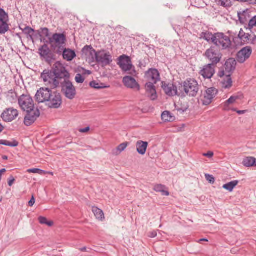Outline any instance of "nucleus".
Returning <instances> with one entry per match:
<instances>
[{
	"label": "nucleus",
	"instance_id": "1",
	"mask_svg": "<svg viewBox=\"0 0 256 256\" xmlns=\"http://www.w3.org/2000/svg\"><path fill=\"white\" fill-rule=\"evenodd\" d=\"M68 77H70V74L60 62H56L51 70H44L41 74L45 85L51 89L60 87L64 78Z\"/></svg>",
	"mask_w": 256,
	"mask_h": 256
},
{
	"label": "nucleus",
	"instance_id": "2",
	"mask_svg": "<svg viewBox=\"0 0 256 256\" xmlns=\"http://www.w3.org/2000/svg\"><path fill=\"white\" fill-rule=\"evenodd\" d=\"M49 43L52 50L58 54H61L66 40L64 34L56 33L48 38Z\"/></svg>",
	"mask_w": 256,
	"mask_h": 256
},
{
	"label": "nucleus",
	"instance_id": "3",
	"mask_svg": "<svg viewBox=\"0 0 256 256\" xmlns=\"http://www.w3.org/2000/svg\"><path fill=\"white\" fill-rule=\"evenodd\" d=\"M69 78L70 77L64 78L60 87L62 88V92L65 96L70 100H72L76 95V90L72 82L69 80Z\"/></svg>",
	"mask_w": 256,
	"mask_h": 256
},
{
	"label": "nucleus",
	"instance_id": "4",
	"mask_svg": "<svg viewBox=\"0 0 256 256\" xmlns=\"http://www.w3.org/2000/svg\"><path fill=\"white\" fill-rule=\"evenodd\" d=\"M183 90L185 93L189 96H195L199 90L198 82L194 79L186 80L182 84Z\"/></svg>",
	"mask_w": 256,
	"mask_h": 256
},
{
	"label": "nucleus",
	"instance_id": "5",
	"mask_svg": "<svg viewBox=\"0 0 256 256\" xmlns=\"http://www.w3.org/2000/svg\"><path fill=\"white\" fill-rule=\"evenodd\" d=\"M204 56L214 66L220 61L222 56L220 52L215 46H211L207 50Z\"/></svg>",
	"mask_w": 256,
	"mask_h": 256
},
{
	"label": "nucleus",
	"instance_id": "6",
	"mask_svg": "<svg viewBox=\"0 0 256 256\" xmlns=\"http://www.w3.org/2000/svg\"><path fill=\"white\" fill-rule=\"evenodd\" d=\"M214 44L222 50H226L230 47L232 42L229 36L223 33H216Z\"/></svg>",
	"mask_w": 256,
	"mask_h": 256
},
{
	"label": "nucleus",
	"instance_id": "7",
	"mask_svg": "<svg viewBox=\"0 0 256 256\" xmlns=\"http://www.w3.org/2000/svg\"><path fill=\"white\" fill-rule=\"evenodd\" d=\"M18 102L20 106L24 111L28 112L36 108L32 98L28 95L21 96L18 98Z\"/></svg>",
	"mask_w": 256,
	"mask_h": 256
},
{
	"label": "nucleus",
	"instance_id": "8",
	"mask_svg": "<svg viewBox=\"0 0 256 256\" xmlns=\"http://www.w3.org/2000/svg\"><path fill=\"white\" fill-rule=\"evenodd\" d=\"M218 93V90L214 88L206 89L200 96V100L202 104L208 106L211 104Z\"/></svg>",
	"mask_w": 256,
	"mask_h": 256
},
{
	"label": "nucleus",
	"instance_id": "9",
	"mask_svg": "<svg viewBox=\"0 0 256 256\" xmlns=\"http://www.w3.org/2000/svg\"><path fill=\"white\" fill-rule=\"evenodd\" d=\"M96 62L102 67H105L112 62V56L110 52H107L104 50L98 51Z\"/></svg>",
	"mask_w": 256,
	"mask_h": 256
},
{
	"label": "nucleus",
	"instance_id": "10",
	"mask_svg": "<svg viewBox=\"0 0 256 256\" xmlns=\"http://www.w3.org/2000/svg\"><path fill=\"white\" fill-rule=\"evenodd\" d=\"M52 93L51 90L48 88H41L38 90L36 94V100L39 103L47 102L50 98Z\"/></svg>",
	"mask_w": 256,
	"mask_h": 256
},
{
	"label": "nucleus",
	"instance_id": "11",
	"mask_svg": "<svg viewBox=\"0 0 256 256\" xmlns=\"http://www.w3.org/2000/svg\"><path fill=\"white\" fill-rule=\"evenodd\" d=\"M62 104L61 95L58 92H52L50 98L46 102V106L51 108H58Z\"/></svg>",
	"mask_w": 256,
	"mask_h": 256
},
{
	"label": "nucleus",
	"instance_id": "12",
	"mask_svg": "<svg viewBox=\"0 0 256 256\" xmlns=\"http://www.w3.org/2000/svg\"><path fill=\"white\" fill-rule=\"evenodd\" d=\"M26 114L24 118V124L26 126H30L40 116V112L38 108L26 112Z\"/></svg>",
	"mask_w": 256,
	"mask_h": 256
},
{
	"label": "nucleus",
	"instance_id": "13",
	"mask_svg": "<svg viewBox=\"0 0 256 256\" xmlns=\"http://www.w3.org/2000/svg\"><path fill=\"white\" fill-rule=\"evenodd\" d=\"M18 112L12 108H6L2 114V118L6 122H11L18 116Z\"/></svg>",
	"mask_w": 256,
	"mask_h": 256
},
{
	"label": "nucleus",
	"instance_id": "14",
	"mask_svg": "<svg viewBox=\"0 0 256 256\" xmlns=\"http://www.w3.org/2000/svg\"><path fill=\"white\" fill-rule=\"evenodd\" d=\"M118 64L125 72L130 70L132 67L130 58L129 56L122 55L118 58Z\"/></svg>",
	"mask_w": 256,
	"mask_h": 256
},
{
	"label": "nucleus",
	"instance_id": "15",
	"mask_svg": "<svg viewBox=\"0 0 256 256\" xmlns=\"http://www.w3.org/2000/svg\"><path fill=\"white\" fill-rule=\"evenodd\" d=\"M252 49L249 46H246L239 51L236 56L237 61L241 64L246 62L252 54Z\"/></svg>",
	"mask_w": 256,
	"mask_h": 256
},
{
	"label": "nucleus",
	"instance_id": "16",
	"mask_svg": "<svg viewBox=\"0 0 256 256\" xmlns=\"http://www.w3.org/2000/svg\"><path fill=\"white\" fill-rule=\"evenodd\" d=\"M38 50L40 56L43 57L49 64L54 60V54L46 44H44L42 46L39 48Z\"/></svg>",
	"mask_w": 256,
	"mask_h": 256
},
{
	"label": "nucleus",
	"instance_id": "17",
	"mask_svg": "<svg viewBox=\"0 0 256 256\" xmlns=\"http://www.w3.org/2000/svg\"><path fill=\"white\" fill-rule=\"evenodd\" d=\"M145 75L148 82L156 84L160 80V73L155 68L150 69L146 72Z\"/></svg>",
	"mask_w": 256,
	"mask_h": 256
},
{
	"label": "nucleus",
	"instance_id": "18",
	"mask_svg": "<svg viewBox=\"0 0 256 256\" xmlns=\"http://www.w3.org/2000/svg\"><path fill=\"white\" fill-rule=\"evenodd\" d=\"M215 66L212 64H208L204 66L200 71V74L205 79H210L214 76L215 70Z\"/></svg>",
	"mask_w": 256,
	"mask_h": 256
},
{
	"label": "nucleus",
	"instance_id": "19",
	"mask_svg": "<svg viewBox=\"0 0 256 256\" xmlns=\"http://www.w3.org/2000/svg\"><path fill=\"white\" fill-rule=\"evenodd\" d=\"M124 84L128 88L136 89L137 90H140V86L136 80L130 76H126L123 78Z\"/></svg>",
	"mask_w": 256,
	"mask_h": 256
},
{
	"label": "nucleus",
	"instance_id": "20",
	"mask_svg": "<svg viewBox=\"0 0 256 256\" xmlns=\"http://www.w3.org/2000/svg\"><path fill=\"white\" fill-rule=\"evenodd\" d=\"M236 60L232 58L228 59L224 66V70L222 72V76L226 75L230 76L231 73L234 71L236 68Z\"/></svg>",
	"mask_w": 256,
	"mask_h": 256
},
{
	"label": "nucleus",
	"instance_id": "21",
	"mask_svg": "<svg viewBox=\"0 0 256 256\" xmlns=\"http://www.w3.org/2000/svg\"><path fill=\"white\" fill-rule=\"evenodd\" d=\"M82 52L83 54L86 55L89 58L91 62H94L96 60L98 52H96L91 46H85L82 48Z\"/></svg>",
	"mask_w": 256,
	"mask_h": 256
},
{
	"label": "nucleus",
	"instance_id": "22",
	"mask_svg": "<svg viewBox=\"0 0 256 256\" xmlns=\"http://www.w3.org/2000/svg\"><path fill=\"white\" fill-rule=\"evenodd\" d=\"M162 88L168 96H174L177 94L178 90L176 86L170 84H166L162 82Z\"/></svg>",
	"mask_w": 256,
	"mask_h": 256
},
{
	"label": "nucleus",
	"instance_id": "23",
	"mask_svg": "<svg viewBox=\"0 0 256 256\" xmlns=\"http://www.w3.org/2000/svg\"><path fill=\"white\" fill-rule=\"evenodd\" d=\"M154 84L152 82H148L145 84L146 92L150 98L152 100H155L157 98Z\"/></svg>",
	"mask_w": 256,
	"mask_h": 256
},
{
	"label": "nucleus",
	"instance_id": "24",
	"mask_svg": "<svg viewBox=\"0 0 256 256\" xmlns=\"http://www.w3.org/2000/svg\"><path fill=\"white\" fill-rule=\"evenodd\" d=\"M61 54H62L64 59L68 62L72 61L76 57V54L74 50L70 48H64V47L63 48Z\"/></svg>",
	"mask_w": 256,
	"mask_h": 256
},
{
	"label": "nucleus",
	"instance_id": "25",
	"mask_svg": "<svg viewBox=\"0 0 256 256\" xmlns=\"http://www.w3.org/2000/svg\"><path fill=\"white\" fill-rule=\"evenodd\" d=\"M148 146V142L142 140L138 141L136 143L137 152L141 155H144L146 154Z\"/></svg>",
	"mask_w": 256,
	"mask_h": 256
},
{
	"label": "nucleus",
	"instance_id": "26",
	"mask_svg": "<svg viewBox=\"0 0 256 256\" xmlns=\"http://www.w3.org/2000/svg\"><path fill=\"white\" fill-rule=\"evenodd\" d=\"M238 38L241 40L242 44H250V39L252 37L251 34L244 32L242 29L238 34Z\"/></svg>",
	"mask_w": 256,
	"mask_h": 256
},
{
	"label": "nucleus",
	"instance_id": "27",
	"mask_svg": "<svg viewBox=\"0 0 256 256\" xmlns=\"http://www.w3.org/2000/svg\"><path fill=\"white\" fill-rule=\"evenodd\" d=\"M240 98L238 96H232L230 98L226 100L223 104V109L226 111H228L231 110L230 106L236 102V101Z\"/></svg>",
	"mask_w": 256,
	"mask_h": 256
},
{
	"label": "nucleus",
	"instance_id": "28",
	"mask_svg": "<svg viewBox=\"0 0 256 256\" xmlns=\"http://www.w3.org/2000/svg\"><path fill=\"white\" fill-rule=\"evenodd\" d=\"M238 16L240 22L242 24H246L250 20L248 13L246 11H244L242 13H238Z\"/></svg>",
	"mask_w": 256,
	"mask_h": 256
},
{
	"label": "nucleus",
	"instance_id": "29",
	"mask_svg": "<svg viewBox=\"0 0 256 256\" xmlns=\"http://www.w3.org/2000/svg\"><path fill=\"white\" fill-rule=\"evenodd\" d=\"M242 164L246 167L256 166V158L253 157H247L243 160Z\"/></svg>",
	"mask_w": 256,
	"mask_h": 256
},
{
	"label": "nucleus",
	"instance_id": "30",
	"mask_svg": "<svg viewBox=\"0 0 256 256\" xmlns=\"http://www.w3.org/2000/svg\"><path fill=\"white\" fill-rule=\"evenodd\" d=\"M226 76V78L221 82L222 87L224 88H229L232 86V80L230 76Z\"/></svg>",
	"mask_w": 256,
	"mask_h": 256
},
{
	"label": "nucleus",
	"instance_id": "31",
	"mask_svg": "<svg viewBox=\"0 0 256 256\" xmlns=\"http://www.w3.org/2000/svg\"><path fill=\"white\" fill-rule=\"evenodd\" d=\"M166 186L162 184H156L154 186V190L156 192H162L163 196H168L170 194L168 190H166Z\"/></svg>",
	"mask_w": 256,
	"mask_h": 256
},
{
	"label": "nucleus",
	"instance_id": "32",
	"mask_svg": "<svg viewBox=\"0 0 256 256\" xmlns=\"http://www.w3.org/2000/svg\"><path fill=\"white\" fill-rule=\"evenodd\" d=\"M92 211L97 219L101 220L104 219V214L100 209L97 207H92Z\"/></svg>",
	"mask_w": 256,
	"mask_h": 256
},
{
	"label": "nucleus",
	"instance_id": "33",
	"mask_svg": "<svg viewBox=\"0 0 256 256\" xmlns=\"http://www.w3.org/2000/svg\"><path fill=\"white\" fill-rule=\"evenodd\" d=\"M204 38L208 42H211L214 44V40H216V34H212L210 32L202 33Z\"/></svg>",
	"mask_w": 256,
	"mask_h": 256
},
{
	"label": "nucleus",
	"instance_id": "34",
	"mask_svg": "<svg viewBox=\"0 0 256 256\" xmlns=\"http://www.w3.org/2000/svg\"><path fill=\"white\" fill-rule=\"evenodd\" d=\"M162 119L164 122H172L174 120V116L168 111H164L162 114Z\"/></svg>",
	"mask_w": 256,
	"mask_h": 256
},
{
	"label": "nucleus",
	"instance_id": "35",
	"mask_svg": "<svg viewBox=\"0 0 256 256\" xmlns=\"http://www.w3.org/2000/svg\"><path fill=\"white\" fill-rule=\"evenodd\" d=\"M238 180L232 181L228 183L224 184L222 188L229 192H232L234 188L238 185Z\"/></svg>",
	"mask_w": 256,
	"mask_h": 256
},
{
	"label": "nucleus",
	"instance_id": "36",
	"mask_svg": "<svg viewBox=\"0 0 256 256\" xmlns=\"http://www.w3.org/2000/svg\"><path fill=\"white\" fill-rule=\"evenodd\" d=\"M9 30L8 22L0 21V34H4Z\"/></svg>",
	"mask_w": 256,
	"mask_h": 256
},
{
	"label": "nucleus",
	"instance_id": "37",
	"mask_svg": "<svg viewBox=\"0 0 256 256\" xmlns=\"http://www.w3.org/2000/svg\"><path fill=\"white\" fill-rule=\"evenodd\" d=\"M90 86L96 89H100L107 88L108 86H106L104 84L98 82L96 81L93 80L91 82L90 84Z\"/></svg>",
	"mask_w": 256,
	"mask_h": 256
},
{
	"label": "nucleus",
	"instance_id": "38",
	"mask_svg": "<svg viewBox=\"0 0 256 256\" xmlns=\"http://www.w3.org/2000/svg\"><path fill=\"white\" fill-rule=\"evenodd\" d=\"M215 2L218 5L224 7H229L231 6L230 0H215Z\"/></svg>",
	"mask_w": 256,
	"mask_h": 256
},
{
	"label": "nucleus",
	"instance_id": "39",
	"mask_svg": "<svg viewBox=\"0 0 256 256\" xmlns=\"http://www.w3.org/2000/svg\"><path fill=\"white\" fill-rule=\"evenodd\" d=\"M9 18L8 14L2 8H0V21L8 22Z\"/></svg>",
	"mask_w": 256,
	"mask_h": 256
},
{
	"label": "nucleus",
	"instance_id": "40",
	"mask_svg": "<svg viewBox=\"0 0 256 256\" xmlns=\"http://www.w3.org/2000/svg\"><path fill=\"white\" fill-rule=\"evenodd\" d=\"M38 221L40 224H46L49 226H51L53 224V222L52 221H48L46 218L43 216H40L38 218Z\"/></svg>",
	"mask_w": 256,
	"mask_h": 256
},
{
	"label": "nucleus",
	"instance_id": "41",
	"mask_svg": "<svg viewBox=\"0 0 256 256\" xmlns=\"http://www.w3.org/2000/svg\"><path fill=\"white\" fill-rule=\"evenodd\" d=\"M23 32L24 34H26L30 39H32V34L34 32V30L30 27L26 26Z\"/></svg>",
	"mask_w": 256,
	"mask_h": 256
},
{
	"label": "nucleus",
	"instance_id": "42",
	"mask_svg": "<svg viewBox=\"0 0 256 256\" xmlns=\"http://www.w3.org/2000/svg\"><path fill=\"white\" fill-rule=\"evenodd\" d=\"M18 144V142L16 140H13L12 142H9L6 140H3V144L2 145L9 146L10 147H16L17 146Z\"/></svg>",
	"mask_w": 256,
	"mask_h": 256
},
{
	"label": "nucleus",
	"instance_id": "43",
	"mask_svg": "<svg viewBox=\"0 0 256 256\" xmlns=\"http://www.w3.org/2000/svg\"><path fill=\"white\" fill-rule=\"evenodd\" d=\"M40 32L41 34L40 36H44L46 37L49 36V30L46 28H40Z\"/></svg>",
	"mask_w": 256,
	"mask_h": 256
},
{
	"label": "nucleus",
	"instance_id": "44",
	"mask_svg": "<svg viewBox=\"0 0 256 256\" xmlns=\"http://www.w3.org/2000/svg\"><path fill=\"white\" fill-rule=\"evenodd\" d=\"M127 146H128L127 143H125V142L122 143L117 147L116 150L118 151L119 153H120L121 152L124 151L126 148Z\"/></svg>",
	"mask_w": 256,
	"mask_h": 256
},
{
	"label": "nucleus",
	"instance_id": "45",
	"mask_svg": "<svg viewBox=\"0 0 256 256\" xmlns=\"http://www.w3.org/2000/svg\"><path fill=\"white\" fill-rule=\"evenodd\" d=\"M75 80L76 82L78 84H82L84 82V78L80 74H78L76 76Z\"/></svg>",
	"mask_w": 256,
	"mask_h": 256
},
{
	"label": "nucleus",
	"instance_id": "46",
	"mask_svg": "<svg viewBox=\"0 0 256 256\" xmlns=\"http://www.w3.org/2000/svg\"><path fill=\"white\" fill-rule=\"evenodd\" d=\"M27 172L28 173L42 174L43 172V170L38 168H31L28 169L27 170Z\"/></svg>",
	"mask_w": 256,
	"mask_h": 256
},
{
	"label": "nucleus",
	"instance_id": "47",
	"mask_svg": "<svg viewBox=\"0 0 256 256\" xmlns=\"http://www.w3.org/2000/svg\"><path fill=\"white\" fill-rule=\"evenodd\" d=\"M248 26L250 28L256 26V16H254L249 20Z\"/></svg>",
	"mask_w": 256,
	"mask_h": 256
},
{
	"label": "nucleus",
	"instance_id": "48",
	"mask_svg": "<svg viewBox=\"0 0 256 256\" xmlns=\"http://www.w3.org/2000/svg\"><path fill=\"white\" fill-rule=\"evenodd\" d=\"M205 178L206 180L210 182V183L214 184V182L215 180L214 177L212 175L209 174H206Z\"/></svg>",
	"mask_w": 256,
	"mask_h": 256
},
{
	"label": "nucleus",
	"instance_id": "49",
	"mask_svg": "<svg viewBox=\"0 0 256 256\" xmlns=\"http://www.w3.org/2000/svg\"><path fill=\"white\" fill-rule=\"evenodd\" d=\"M252 37L250 38V44H256V36L252 34H251Z\"/></svg>",
	"mask_w": 256,
	"mask_h": 256
},
{
	"label": "nucleus",
	"instance_id": "50",
	"mask_svg": "<svg viewBox=\"0 0 256 256\" xmlns=\"http://www.w3.org/2000/svg\"><path fill=\"white\" fill-rule=\"evenodd\" d=\"M203 156L208 158H212L214 156V152L211 151H209L207 153L203 154Z\"/></svg>",
	"mask_w": 256,
	"mask_h": 256
},
{
	"label": "nucleus",
	"instance_id": "51",
	"mask_svg": "<svg viewBox=\"0 0 256 256\" xmlns=\"http://www.w3.org/2000/svg\"><path fill=\"white\" fill-rule=\"evenodd\" d=\"M148 236L151 238H155L157 236V232L156 231H152L148 233Z\"/></svg>",
	"mask_w": 256,
	"mask_h": 256
},
{
	"label": "nucleus",
	"instance_id": "52",
	"mask_svg": "<svg viewBox=\"0 0 256 256\" xmlns=\"http://www.w3.org/2000/svg\"><path fill=\"white\" fill-rule=\"evenodd\" d=\"M35 203V199L34 196H32V198L28 202V206H32Z\"/></svg>",
	"mask_w": 256,
	"mask_h": 256
},
{
	"label": "nucleus",
	"instance_id": "53",
	"mask_svg": "<svg viewBox=\"0 0 256 256\" xmlns=\"http://www.w3.org/2000/svg\"><path fill=\"white\" fill-rule=\"evenodd\" d=\"M231 110L234 112H236L238 114H244L246 112V110H237L235 108H232Z\"/></svg>",
	"mask_w": 256,
	"mask_h": 256
},
{
	"label": "nucleus",
	"instance_id": "54",
	"mask_svg": "<svg viewBox=\"0 0 256 256\" xmlns=\"http://www.w3.org/2000/svg\"><path fill=\"white\" fill-rule=\"evenodd\" d=\"M14 181V178L12 176H11L10 178L8 180V186H12V184H13Z\"/></svg>",
	"mask_w": 256,
	"mask_h": 256
},
{
	"label": "nucleus",
	"instance_id": "55",
	"mask_svg": "<svg viewBox=\"0 0 256 256\" xmlns=\"http://www.w3.org/2000/svg\"><path fill=\"white\" fill-rule=\"evenodd\" d=\"M90 130L89 127H86L84 128H81L79 130V132L82 133H84L88 132Z\"/></svg>",
	"mask_w": 256,
	"mask_h": 256
},
{
	"label": "nucleus",
	"instance_id": "56",
	"mask_svg": "<svg viewBox=\"0 0 256 256\" xmlns=\"http://www.w3.org/2000/svg\"><path fill=\"white\" fill-rule=\"evenodd\" d=\"M80 250L81 252H88L87 251V248H86V247H84V248H80Z\"/></svg>",
	"mask_w": 256,
	"mask_h": 256
},
{
	"label": "nucleus",
	"instance_id": "57",
	"mask_svg": "<svg viewBox=\"0 0 256 256\" xmlns=\"http://www.w3.org/2000/svg\"><path fill=\"white\" fill-rule=\"evenodd\" d=\"M4 126H2V124L0 123V134L4 130Z\"/></svg>",
	"mask_w": 256,
	"mask_h": 256
},
{
	"label": "nucleus",
	"instance_id": "58",
	"mask_svg": "<svg viewBox=\"0 0 256 256\" xmlns=\"http://www.w3.org/2000/svg\"><path fill=\"white\" fill-rule=\"evenodd\" d=\"M208 240L206 238H202V239H200L199 240L198 242H208Z\"/></svg>",
	"mask_w": 256,
	"mask_h": 256
},
{
	"label": "nucleus",
	"instance_id": "59",
	"mask_svg": "<svg viewBox=\"0 0 256 256\" xmlns=\"http://www.w3.org/2000/svg\"><path fill=\"white\" fill-rule=\"evenodd\" d=\"M6 172V170L5 168H2L1 170H0V173L2 174V173Z\"/></svg>",
	"mask_w": 256,
	"mask_h": 256
},
{
	"label": "nucleus",
	"instance_id": "60",
	"mask_svg": "<svg viewBox=\"0 0 256 256\" xmlns=\"http://www.w3.org/2000/svg\"><path fill=\"white\" fill-rule=\"evenodd\" d=\"M2 159L4 160H6L8 159V156H2Z\"/></svg>",
	"mask_w": 256,
	"mask_h": 256
},
{
	"label": "nucleus",
	"instance_id": "61",
	"mask_svg": "<svg viewBox=\"0 0 256 256\" xmlns=\"http://www.w3.org/2000/svg\"><path fill=\"white\" fill-rule=\"evenodd\" d=\"M2 144H3V140H0V144L2 145Z\"/></svg>",
	"mask_w": 256,
	"mask_h": 256
},
{
	"label": "nucleus",
	"instance_id": "62",
	"mask_svg": "<svg viewBox=\"0 0 256 256\" xmlns=\"http://www.w3.org/2000/svg\"><path fill=\"white\" fill-rule=\"evenodd\" d=\"M87 74H91V72H90V71L88 70V71H87Z\"/></svg>",
	"mask_w": 256,
	"mask_h": 256
},
{
	"label": "nucleus",
	"instance_id": "63",
	"mask_svg": "<svg viewBox=\"0 0 256 256\" xmlns=\"http://www.w3.org/2000/svg\"><path fill=\"white\" fill-rule=\"evenodd\" d=\"M2 199L0 198V202H2Z\"/></svg>",
	"mask_w": 256,
	"mask_h": 256
}]
</instances>
